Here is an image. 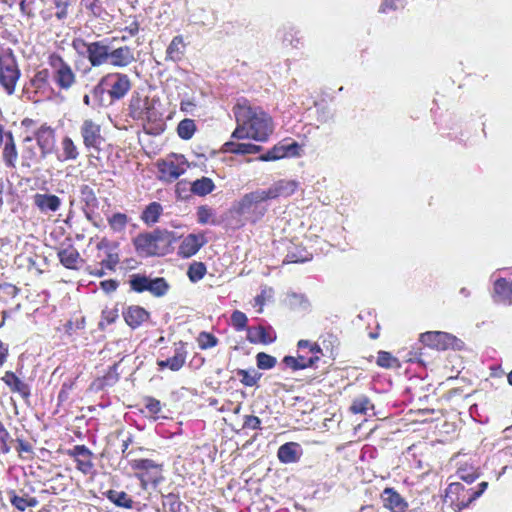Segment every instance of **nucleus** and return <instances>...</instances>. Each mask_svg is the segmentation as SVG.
<instances>
[{
	"label": "nucleus",
	"instance_id": "f257e3e1",
	"mask_svg": "<svg viewBox=\"0 0 512 512\" xmlns=\"http://www.w3.org/2000/svg\"><path fill=\"white\" fill-rule=\"evenodd\" d=\"M133 82L129 75L113 71L104 74L92 88L91 95L97 106L114 104L124 99L131 91Z\"/></svg>",
	"mask_w": 512,
	"mask_h": 512
},
{
	"label": "nucleus",
	"instance_id": "f03ea898",
	"mask_svg": "<svg viewBox=\"0 0 512 512\" xmlns=\"http://www.w3.org/2000/svg\"><path fill=\"white\" fill-rule=\"evenodd\" d=\"M487 487L488 482L486 481L479 483L475 487L467 486L460 482H453L446 488L444 501L448 503L455 512H460L479 498Z\"/></svg>",
	"mask_w": 512,
	"mask_h": 512
},
{
	"label": "nucleus",
	"instance_id": "7ed1b4c3",
	"mask_svg": "<svg viewBox=\"0 0 512 512\" xmlns=\"http://www.w3.org/2000/svg\"><path fill=\"white\" fill-rule=\"evenodd\" d=\"M47 64L50 68V79L59 91L67 92L77 84V75L70 63L57 52L47 55Z\"/></svg>",
	"mask_w": 512,
	"mask_h": 512
},
{
	"label": "nucleus",
	"instance_id": "20e7f679",
	"mask_svg": "<svg viewBox=\"0 0 512 512\" xmlns=\"http://www.w3.org/2000/svg\"><path fill=\"white\" fill-rule=\"evenodd\" d=\"M23 96L30 102L40 103L53 98L55 90L50 82V71L42 68L25 82L22 90Z\"/></svg>",
	"mask_w": 512,
	"mask_h": 512
},
{
	"label": "nucleus",
	"instance_id": "39448f33",
	"mask_svg": "<svg viewBox=\"0 0 512 512\" xmlns=\"http://www.w3.org/2000/svg\"><path fill=\"white\" fill-rule=\"evenodd\" d=\"M96 249L99 267L89 270V274L95 277H102L106 271L114 272L120 263L119 244L103 237L96 244Z\"/></svg>",
	"mask_w": 512,
	"mask_h": 512
},
{
	"label": "nucleus",
	"instance_id": "423d86ee",
	"mask_svg": "<svg viewBox=\"0 0 512 512\" xmlns=\"http://www.w3.org/2000/svg\"><path fill=\"white\" fill-rule=\"evenodd\" d=\"M71 46L80 55L84 54L85 50L91 67L107 65L111 48L105 40L87 42L81 37H76L72 40Z\"/></svg>",
	"mask_w": 512,
	"mask_h": 512
},
{
	"label": "nucleus",
	"instance_id": "0eeeda50",
	"mask_svg": "<svg viewBox=\"0 0 512 512\" xmlns=\"http://www.w3.org/2000/svg\"><path fill=\"white\" fill-rule=\"evenodd\" d=\"M171 233L167 230L156 229L152 232L140 233L133 239L135 250L147 256L161 255L160 244L170 242Z\"/></svg>",
	"mask_w": 512,
	"mask_h": 512
},
{
	"label": "nucleus",
	"instance_id": "6e6552de",
	"mask_svg": "<svg viewBox=\"0 0 512 512\" xmlns=\"http://www.w3.org/2000/svg\"><path fill=\"white\" fill-rule=\"evenodd\" d=\"M159 180L167 183L174 182L190 167V163L183 154L170 153L156 163Z\"/></svg>",
	"mask_w": 512,
	"mask_h": 512
},
{
	"label": "nucleus",
	"instance_id": "1a4fd4ad",
	"mask_svg": "<svg viewBox=\"0 0 512 512\" xmlns=\"http://www.w3.org/2000/svg\"><path fill=\"white\" fill-rule=\"evenodd\" d=\"M21 76L18 61L11 51L0 54V86L7 95H13Z\"/></svg>",
	"mask_w": 512,
	"mask_h": 512
},
{
	"label": "nucleus",
	"instance_id": "9d476101",
	"mask_svg": "<svg viewBox=\"0 0 512 512\" xmlns=\"http://www.w3.org/2000/svg\"><path fill=\"white\" fill-rule=\"evenodd\" d=\"M131 468L136 471V477L140 480L142 488L149 484L158 485L164 480L163 464L157 463L152 459L141 458L131 462Z\"/></svg>",
	"mask_w": 512,
	"mask_h": 512
},
{
	"label": "nucleus",
	"instance_id": "9b49d317",
	"mask_svg": "<svg viewBox=\"0 0 512 512\" xmlns=\"http://www.w3.org/2000/svg\"><path fill=\"white\" fill-rule=\"evenodd\" d=\"M419 341L426 347L437 351L462 350L464 342L455 335L443 331H427L421 333Z\"/></svg>",
	"mask_w": 512,
	"mask_h": 512
},
{
	"label": "nucleus",
	"instance_id": "f8f14e48",
	"mask_svg": "<svg viewBox=\"0 0 512 512\" xmlns=\"http://www.w3.org/2000/svg\"><path fill=\"white\" fill-rule=\"evenodd\" d=\"M79 133L85 149L90 151L99 152L101 146L105 142V137L102 133V126L98 120L94 118H85L79 126Z\"/></svg>",
	"mask_w": 512,
	"mask_h": 512
},
{
	"label": "nucleus",
	"instance_id": "ddd939ff",
	"mask_svg": "<svg viewBox=\"0 0 512 512\" xmlns=\"http://www.w3.org/2000/svg\"><path fill=\"white\" fill-rule=\"evenodd\" d=\"M128 115L133 120L155 122L158 114L155 107L151 104L148 96H142L139 93L132 95L128 104Z\"/></svg>",
	"mask_w": 512,
	"mask_h": 512
},
{
	"label": "nucleus",
	"instance_id": "4468645a",
	"mask_svg": "<svg viewBox=\"0 0 512 512\" xmlns=\"http://www.w3.org/2000/svg\"><path fill=\"white\" fill-rule=\"evenodd\" d=\"M235 116L237 127L232 133V138L256 140V114L252 113L250 108L238 106Z\"/></svg>",
	"mask_w": 512,
	"mask_h": 512
},
{
	"label": "nucleus",
	"instance_id": "2eb2a0df",
	"mask_svg": "<svg viewBox=\"0 0 512 512\" xmlns=\"http://www.w3.org/2000/svg\"><path fill=\"white\" fill-rule=\"evenodd\" d=\"M65 454L75 462L76 469L83 475L96 474L95 455L86 445H75L65 450Z\"/></svg>",
	"mask_w": 512,
	"mask_h": 512
},
{
	"label": "nucleus",
	"instance_id": "dca6fc26",
	"mask_svg": "<svg viewBox=\"0 0 512 512\" xmlns=\"http://www.w3.org/2000/svg\"><path fill=\"white\" fill-rule=\"evenodd\" d=\"M301 156V146L296 141L289 142L284 139L274 145L267 152L258 155L260 161H276L283 158H294Z\"/></svg>",
	"mask_w": 512,
	"mask_h": 512
},
{
	"label": "nucleus",
	"instance_id": "f3484780",
	"mask_svg": "<svg viewBox=\"0 0 512 512\" xmlns=\"http://www.w3.org/2000/svg\"><path fill=\"white\" fill-rule=\"evenodd\" d=\"M187 354L186 342L178 341L174 343L173 356L165 360H157L158 369L162 371L168 368L173 372L179 371L186 363Z\"/></svg>",
	"mask_w": 512,
	"mask_h": 512
},
{
	"label": "nucleus",
	"instance_id": "a211bd4d",
	"mask_svg": "<svg viewBox=\"0 0 512 512\" xmlns=\"http://www.w3.org/2000/svg\"><path fill=\"white\" fill-rule=\"evenodd\" d=\"M109 55L107 65L116 69L127 68L136 62L134 49L127 45L111 48Z\"/></svg>",
	"mask_w": 512,
	"mask_h": 512
},
{
	"label": "nucleus",
	"instance_id": "6ab92c4d",
	"mask_svg": "<svg viewBox=\"0 0 512 512\" xmlns=\"http://www.w3.org/2000/svg\"><path fill=\"white\" fill-rule=\"evenodd\" d=\"M382 505L390 512H406L409 504L393 487H386L380 494Z\"/></svg>",
	"mask_w": 512,
	"mask_h": 512
},
{
	"label": "nucleus",
	"instance_id": "aec40b11",
	"mask_svg": "<svg viewBox=\"0 0 512 512\" xmlns=\"http://www.w3.org/2000/svg\"><path fill=\"white\" fill-rule=\"evenodd\" d=\"M206 243L207 239L204 233L188 234L181 241L177 254L181 258H190L194 256Z\"/></svg>",
	"mask_w": 512,
	"mask_h": 512
},
{
	"label": "nucleus",
	"instance_id": "412c9836",
	"mask_svg": "<svg viewBox=\"0 0 512 512\" xmlns=\"http://www.w3.org/2000/svg\"><path fill=\"white\" fill-rule=\"evenodd\" d=\"M34 138L43 157L52 153L55 147V129L53 127L47 123L42 124L35 131Z\"/></svg>",
	"mask_w": 512,
	"mask_h": 512
},
{
	"label": "nucleus",
	"instance_id": "4be33fe9",
	"mask_svg": "<svg viewBox=\"0 0 512 512\" xmlns=\"http://www.w3.org/2000/svg\"><path fill=\"white\" fill-rule=\"evenodd\" d=\"M297 186L298 184L294 180H279L267 190L262 191L259 197L261 200L288 197L295 193Z\"/></svg>",
	"mask_w": 512,
	"mask_h": 512
},
{
	"label": "nucleus",
	"instance_id": "5701e85b",
	"mask_svg": "<svg viewBox=\"0 0 512 512\" xmlns=\"http://www.w3.org/2000/svg\"><path fill=\"white\" fill-rule=\"evenodd\" d=\"M57 257L60 263L70 270H78L84 263V259L73 244H63L57 251Z\"/></svg>",
	"mask_w": 512,
	"mask_h": 512
},
{
	"label": "nucleus",
	"instance_id": "b1692460",
	"mask_svg": "<svg viewBox=\"0 0 512 512\" xmlns=\"http://www.w3.org/2000/svg\"><path fill=\"white\" fill-rule=\"evenodd\" d=\"M118 368L119 363H114L113 365L109 366L103 375L96 377L91 382L89 387L90 390L94 392H100L108 387L114 386L120 379Z\"/></svg>",
	"mask_w": 512,
	"mask_h": 512
},
{
	"label": "nucleus",
	"instance_id": "393cba45",
	"mask_svg": "<svg viewBox=\"0 0 512 512\" xmlns=\"http://www.w3.org/2000/svg\"><path fill=\"white\" fill-rule=\"evenodd\" d=\"M1 380L9 388L11 393L20 395L24 400H28L30 398V386L13 371H6L1 377Z\"/></svg>",
	"mask_w": 512,
	"mask_h": 512
},
{
	"label": "nucleus",
	"instance_id": "a878e982",
	"mask_svg": "<svg viewBox=\"0 0 512 512\" xmlns=\"http://www.w3.org/2000/svg\"><path fill=\"white\" fill-rule=\"evenodd\" d=\"M2 146V160L5 167L15 169L19 154L14 135L11 131L7 132V139L4 141Z\"/></svg>",
	"mask_w": 512,
	"mask_h": 512
},
{
	"label": "nucleus",
	"instance_id": "bb28decb",
	"mask_svg": "<svg viewBox=\"0 0 512 512\" xmlns=\"http://www.w3.org/2000/svg\"><path fill=\"white\" fill-rule=\"evenodd\" d=\"M122 314L126 324L132 329L140 327L150 317L149 312L138 305L128 306Z\"/></svg>",
	"mask_w": 512,
	"mask_h": 512
},
{
	"label": "nucleus",
	"instance_id": "cd10ccee",
	"mask_svg": "<svg viewBox=\"0 0 512 512\" xmlns=\"http://www.w3.org/2000/svg\"><path fill=\"white\" fill-rule=\"evenodd\" d=\"M319 360L320 356L306 357L298 350L296 356H285L282 362L287 368L291 369L292 371H297L313 367Z\"/></svg>",
	"mask_w": 512,
	"mask_h": 512
},
{
	"label": "nucleus",
	"instance_id": "c85d7f7f",
	"mask_svg": "<svg viewBox=\"0 0 512 512\" xmlns=\"http://www.w3.org/2000/svg\"><path fill=\"white\" fill-rule=\"evenodd\" d=\"M493 298L495 302L512 304V281L499 278L494 282Z\"/></svg>",
	"mask_w": 512,
	"mask_h": 512
},
{
	"label": "nucleus",
	"instance_id": "c756f323",
	"mask_svg": "<svg viewBox=\"0 0 512 512\" xmlns=\"http://www.w3.org/2000/svg\"><path fill=\"white\" fill-rule=\"evenodd\" d=\"M302 454L301 446L296 442H287L278 448L277 456L281 463H295Z\"/></svg>",
	"mask_w": 512,
	"mask_h": 512
},
{
	"label": "nucleus",
	"instance_id": "7c9ffc66",
	"mask_svg": "<svg viewBox=\"0 0 512 512\" xmlns=\"http://www.w3.org/2000/svg\"><path fill=\"white\" fill-rule=\"evenodd\" d=\"M186 52V43L182 35L173 37L166 49L165 60L171 62L181 61Z\"/></svg>",
	"mask_w": 512,
	"mask_h": 512
},
{
	"label": "nucleus",
	"instance_id": "2f4dec72",
	"mask_svg": "<svg viewBox=\"0 0 512 512\" xmlns=\"http://www.w3.org/2000/svg\"><path fill=\"white\" fill-rule=\"evenodd\" d=\"M34 205L42 212L57 211L61 206V199L54 194L36 193L33 196Z\"/></svg>",
	"mask_w": 512,
	"mask_h": 512
},
{
	"label": "nucleus",
	"instance_id": "473e14b6",
	"mask_svg": "<svg viewBox=\"0 0 512 512\" xmlns=\"http://www.w3.org/2000/svg\"><path fill=\"white\" fill-rule=\"evenodd\" d=\"M52 17L58 22L64 23L71 15L74 0H50Z\"/></svg>",
	"mask_w": 512,
	"mask_h": 512
},
{
	"label": "nucleus",
	"instance_id": "72a5a7b5",
	"mask_svg": "<svg viewBox=\"0 0 512 512\" xmlns=\"http://www.w3.org/2000/svg\"><path fill=\"white\" fill-rule=\"evenodd\" d=\"M103 495L115 506L125 509H132L134 501L125 491L109 489Z\"/></svg>",
	"mask_w": 512,
	"mask_h": 512
},
{
	"label": "nucleus",
	"instance_id": "f704fd0d",
	"mask_svg": "<svg viewBox=\"0 0 512 512\" xmlns=\"http://www.w3.org/2000/svg\"><path fill=\"white\" fill-rule=\"evenodd\" d=\"M163 214V207L159 202L149 203L140 215V219L147 226H152L157 223Z\"/></svg>",
	"mask_w": 512,
	"mask_h": 512
},
{
	"label": "nucleus",
	"instance_id": "c9c22d12",
	"mask_svg": "<svg viewBox=\"0 0 512 512\" xmlns=\"http://www.w3.org/2000/svg\"><path fill=\"white\" fill-rule=\"evenodd\" d=\"M21 151V166L30 168L38 162V156L34 145L31 143L32 138L26 137Z\"/></svg>",
	"mask_w": 512,
	"mask_h": 512
},
{
	"label": "nucleus",
	"instance_id": "e433bc0d",
	"mask_svg": "<svg viewBox=\"0 0 512 512\" xmlns=\"http://www.w3.org/2000/svg\"><path fill=\"white\" fill-rule=\"evenodd\" d=\"M274 132V123L270 115L265 112L258 113V141H267Z\"/></svg>",
	"mask_w": 512,
	"mask_h": 512
},
{
	"label": "nucleus",
	"instance_id": "4c0bfd02",
	"mask_svg": "<svg viewBox=\"0 0 512 512\" xmlns=\"http://www.w3.org/2000/svg\"><path fill=\"white\" fill-rule=\"evenodd\" d=\"M8 497L11 504L21 512L25 511L27 508H34L39 503L36 497L28 495L19 496L14 490L8 492Z\"/></svg>",
	"mask_w": 512,
	"mask_h": 512
},
{
	"label": "nucleus",
	"instance_id": "58836bf2",
	"mask_svg": "<svg viewBox=\"0 0 512 512\" xmlns=\"http://www.w3.org/2000/svg\"><path fill=\"white\" fill-rule=\"evenodd\" d=\"M222 151L225 153L246 155L256 153V145L252 143H237L228 141L223 144Z\"/></svg>",
	"mask_w": 512,
	"mask_h": 512
},
{
	"label": "nucleus",
	"instance_id": "ea45409f",
	"mask_svg": "<svg viewBox=\"0 0 512 512\" xmlns=\"http://www.w3.org/2000/svg\"><path fill=\"white\" fill-rule=\"evenodd\" d=\"M62 157L65 161H74L79 155V148L70 136H64L61 140Z\"/></svg>",
	"mask_w": 512,
	"mask_h": 512
},
{
	"label": "nucleus",
	"instance_id": "a19ab883",
	"mask_svg": "<svg viewBox=\"0 0 512 512\" xmlns=\"http://www.w3.org/2000/svg\"><path fill=\"white\" fill-rule=\"evenodd\" d=\"M215 189L213 180L209 177H202L192 182L191 192L198 196H206Z\"/></svg>",
	"mask_w": 512,
	"mask_h": 512
},
{
	"label": "nucleus",
	"instance_id": "79ce46f5",
	"mask_svg": "<svg viewBox=\"0 0 512 512\" xmlns=\"http://www.w3.org/2000/svg\"><path fill=\"white\" fill-rule=\"evenodd\" d=\"M176 131L179 138L187 141L194 136L197 126L193 119L185 118L178 123Z\"/></svg>",
	"mask_w": 512,
	"mask_h": 512
},
{
	"label": "nucleus",
	"instance_id": "37998d69",
	"mask_svg": "<svg viewBox=\"0 0 512 512\" xmlns=\"http://www.w3.org/2000/svg\"><path fill=\"white\" fill-rule=\"evenodd\" d=\"M197 222L201 225H217L219 222L215 217L214 210L208 205H201L197 208Z\"/></svg>",
	"mask_w": 512,
	"mask_h": 512
},
{
	"label": "nucleus",
	"instance_id": "c03bdc74",
	"mask_svg": "<svg viewBox=\"0 0 512 512\" xmlns=\"http://www.w3.org/2000/svg\"><path fill=\"white\" fill-rule=\"evenodd\" d=\"M256 206V193L251 192L244 195L235 206V210L238 214L244 215L253 211Z\"/></svg>",
	"mask_w": 512,
	"mask_h": 512
},
{
	"label": "nucleus",
	"instance_id": "a18cd8bd",
	"mask_svg": "<svg viewBox=\"0 0 512 512\" xmlns=\"http://www.w3.org/2000/svg\"><path fill=\"white\" fill-rule=\"evenodd\" d=\"M376 364L379 367L385 369H393L400 367V361L398 360V358L394 357L390 352L383 350L378 352Z\"/></svg>",
	"mask_w": 512,
	"mask_h": 512
},
{
	"label": "nucleus",
	"instance_id": "49530a36",
	"mask_svg": "<svg viewBox=\"0 0 512 512\" xmlns=\"http://www.w3.org/2000/svg\"><path fill=\"white\" fill-rule=\"evenodd\" d=\"M207 268L203 262L194 261L191 263L187 270V276L192 283H196L204 278Z\"/></svg>",
	"mask_w": 512,
	"mask_h": 512
},
{
	"label": "nucleus",
	"instance_id": "de8ad7c7",
	"mask_svg": "<svg viewBox=\"0 0 512 512\" xmlns=\"http://www.w3.org/2000/svg\"><path fill=\"white\" fill-rule=\"evenodd\" d=\"M311 255L302 248L294 247L293 250L288 251L283 263H303L309 261Z\"/></svg>",
	"mask_w": 512,
	"mask_h": 512
},
{
	"label": "nucleus",
	"instance_id": "09e8293b",
	"mask_svg": "<svg viewBox=\"0 0 512 512\" xmlns=\"http://www.w3.org/2000/svg\"><path fill=\"white\" fill-rule=\"evenodd\" d=\"M129 218L125 213L117 212L108 218V224L112 231L121 232L124 231Z\"/></svg>",
	"mask_w": 512,
	"mask_h": 512
},
{
	"label": "nucleus",
	"instance_id": "8fccbe9b",
	"mask_svg": "<svg viewBox=\"0 0 512 512\" xmlns=\"http://www.w3.org/2000/svg\"><path fill=\"white\" fill-rule=\"evenodd\" d=\"M169 285L166 280L162 277L150 279L148 290L152 295L161 297L167 293Z\"/></svg>",
	"mask_w": 512,
	"mask_h": 512
},
{
	"label": "nucleus",
	"instance_id": "3c124183",
	"mask_svg": "<svg viewBox=\"0 0 512 512\" xmlns=\"http://www.w3.org/2000/svg\"><path fill=\"white\" fill-rule=\"evenodd\" d=\"M322 348L325 354L333 355L335 349L339 345V339L336 335L332 333L322 334L319 338Z\"/></svg>",
	"mask_w": 512,
	"mask_h": 512
},
{
	"label": "nucleus",
	"instance_id": "603ef678",
	"mask_svg": "<svg viewBox=\"0 0 512 512\" xmlns=\"http://www.w3.org/2000/svg\"><path fill=\"white\" fill-rule=\"evenodd\" d=\"M80 5L92 17L99 18L104 12L101 0H80Z\"/></svg>",
	"mask_w": 512,
	"mask_h": 512
},
{
	"label": "nucleus",
	"instance_id": "864d4df0",
	"mask_svg": "<svg viewBox=\"0 0 512 512\" xmlns=\"http://www.w3.org/2000/svg\"><path fill=\"white\" fill-rule=\"evenodd\" d=\"M149 281L150 278L145 275L133 274L129 281L130 288L137 293H142L148 290Z\"/></svg>",
	"mask_w": 512,
	"mask_h": 512
},
{
	"label": "nucleus",
	"instance_id": "5fc2aeb1",
	"mask_svg": "<svg viewBox=\"0 0 512 512\" xmlns=\"http://www.w3.org/2000/svg\"><path fill=\"white\" fill-rule=\"evenodd\" d=\"M81 200L88 208H95L98 205V199L92 187L89 185H82L80 187Z\"/></svg>",
	"mask_w": 512,
	"mask_h": 512
},
{
	"label": "nucleus",
	"instance_id": "6e6d98bb",
	"mask_svg": "<svg viewBox=\"0 0 512 512\" xmlns=\"http://www.w3.org/2000/svg\"><path fill=\"white\" fill-rule=\"evenodd\" d=\"M218 338L212 333L202 331L197 337V343L201 350H207L215 347L218 344Z\"/></svg>",
	"mask_w": 512,
	"mask_h": 512
},
{
	"label": "nucleus",
	"instance_id": "4d7b16f0",
	"mask_svg": "<svg viewBox=\"0 0 512 512\" xmlns=\"http://www.w3.org/2000/svg\"><path fill=\"white\" fill-rule=\"evenodd\" d=\"M1 2L4 5H7L9 8H13L15 5H18L21 14L27 16L28 18L35 16V13L27 0H1Z\"/></svg>",
	"mask_w": 512,
	"mask_h": 512
},
{
	"label": "nucleus",
	"instance_id": "13d9d810",
	"mask_svg": "<svg viewBox=\"0 0 512 512\" xmlns=\"http://www.w3.org/2000/svg\"><path fill=\"white\" fill-rule=\"evenodd\" d=\"M14 440L11 438L10 433L5 428L2 421H0V454L6 455L11 451V443Z\"/></svg>",
	"mask_w": 512,
	"mask_h": 512
},
{
	"label": "nucleus",
	"instance_id": "bf43d9fd",
	"mask_svg": "<svg viewBox=\"0 0 512 512\" xmlns=\"http://www.w3.org/2000/svg\"><path fill=\"white\" fill-rule=\"evenodd\" d=\"M275 340H276V333L272 327L258 325V342H261V343L267 345V344H271Z\"/></svg>",
	"mask_w": 512,
	"mask_h": 512
},
{
	"label": "nucleus",
	"instance_id": "052dcab7",
	"mask_svg": "<svg viewBox=\"0 0 512 512\" xmlns=\"http://www.w3.org/2000/svg\"><path fill=\"white\" fill-rule=\"evenodd\" d=\"M248 318L242 311L235 310L231 315V325L236 331L247 329Z\"/></svg>",
	"mask_w": 512,
	"mask_h": 512
},
{
	"label": "nucleus",
	"instance_id": "680f3d73",
	"mask_svg": "<svg viewBox=\"0 0 512 512\" xmlns=\"http://www.w3.org/2000/svg\"><path fill=\"white\" fill-rule=\"evenodd\" d=\"M370 404V400L367 396H360L353 400L350 411L353 414H366L368 407Z\"/></svg>",
	"mask_w": 512,
	"mask_h": 512
},
{
	"label": "nucleus",
	"instance_id": "e2e57ef3",
	"mask_svg": "<svg viewBox=\"0 0 512 512\" xmlns=\"http://www.w3.org/2000/svg\"><path fill=\"white\" fill-rule=\"evenodd\" d=\"M163 504L168 507L170 512H182L183 502L178 494L169 493L165 496Z\"/></svg>",
	"mask_w": 512,
	"mask_h": 512
},
{
	"label": "nucleus",
	"instance_id": "0e129e2a",
	"mask_svg": "<svg viewBox=\"0 0 512 512\" xmlns=\"http://www.w3.org/2000/svg\"><path fill=\"white\" fill-rule=\"evenodd\" d=\"M120 31L127 33V35H123L121 37L122 41H126L128 38L134 37L139 33L140 23L136 17H132V20L130 21V23L128 25L120 28Z\"/></svg>",
	"mask_w": 512,
	"mask_h": 512
},
{
	"label": "nucleus",
	"instance_id": "69168bd1",
	"mask_svg": "<svg viewBox=\"0 0 512 512\" xmlns=\"http://www.w3.org/2000/svg\"><path fill=\"white\" fill-rule=\"evenodd\" d=\"M457 475L459 479L466 482L467 486H471V484L479 477V474L477 473L476 470H474L473 468L468 470L465 467H460L457 470Z\"/></svg>",
	"mask_w": 512,
	"mask_h": 512
},
{
	"label": "nucleus",
	"instance_id": "338daca9",
	"mask_svg": "<svg viewBox=\"0 0 512 512\" xmlns=\"http://www.w3.org/2000/svg\"><path fill=\"white\" fill-rule=\"evenodd\" d=\"M143 402L145 408L151 415L157 416L161 412L162 406L158 399L151 396H146L143 398Z\"/></svg>",
	"mask_w": 512,
	"mask_h": 512
},
{
	"label": "nucleus",
	"instance_id": "774afa93",
	"mask_svg": "<svg viewBox=\"0 0 512 512\" xmlns=\"http://www.w3.org/2000/svg\"><path fill=\"white\" fill-rule=\"evenodd\" d=\"M276 358L264 352H258V369H271L276 365Z\"/></svg>",
	"mask_w": 512,
	"mask_h": 512
}]
</instances>
